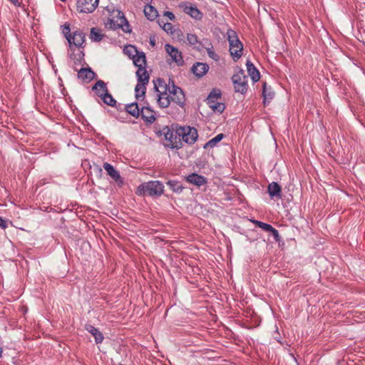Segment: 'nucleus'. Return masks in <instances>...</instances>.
Instances as JSON below:
<instances>
[{
	"label": "nucleus",
	"mask_w": 365,
	"mask_h": 365,
	"mask_svg": "<svg viewBox=\"0 0 365 365\" xmlns=\"http://www.w3.org/2000/svg\"><path fill=\"white\" fill-rule=\"evenodd\" d=\"M227 38L229 42V51L234 61H237L242 56L243 45L240 41L237 33L232 29L227 31Z\"/></svg>",
	"instance_id": "f257e3e1"
},
{
	"label": "nucleus",
	"mask_w": 365,
	"mask_h": 365,
	"mask_svg": "<svg viewBox=\"0 0 365 365\" xmlns=\"http://www.w3.org/2000/svg\"><path fill=\"white\" fill-rule=\"evenodd\" d=\"M154 87L157 93L156 97L159 106L160 108H168L170 105L169 87H171V85H168L163 80L158 78L154 81Z\"/></svg>",
	"instance_id": "f03ea898"
},
{
	"label": "nucleus",
	"mask_w": 365,
	"mask_h": 365,
	"mask_svg": "<svg viewBox=\"0 0 365 365\" xmlns=\"http://www.w3.org/2000/svg\"><path fill=\"white\" fill-rule=\"evenodd\" d=\"M164 191V185L160 181H149L140 185L136 190L138 195L160 196Z\"/></svg>",
	"instance_id": "7ed1b4c3"
},
{
	"label": "nucleus",
	"mask_w": 365,
	"mask_h": 365,
	"mask_svg": "<svg viewBox=\"0 0 365 365\" xmlns=\"http://www.w3.org/2000/svg\"><path fill=\"white\" fill-rule=\"evenodd\" d=\"M133 61L135 66L138 67L136 71L138 78L142 81H149V74L145 68L146 58L145 53L140 51L136 56L133 57Z\"/></svg>",
	"instance_id": "20e7f679"
},
{
	"label": "nucleus",
	"mask_w": 365,
	"mask_h": 365,
	"mask_svg": "<svg viewBox=\"0 0 365 365\" xmlns=\"http://www.w3.org/2000/svg\"><path fill=\"white\" fill-rule=\"evenodd\" d=\"M69 26H65L63 29V34L69 43V46L71 47L72 46H74L77 48L81 47L85 41L84 34L78 30L73 31L72 34H69Z\"/></svg>",
	"instance_id": "39448f33"
},
{
	"label": "nucleus",
	"mask_w": 365,
	"mask_h": 365,
	"mask_svg": "<svg viewBox=\"0 0 365 365\" xmlns=\"http://www.w3.org/2000/svg\"><path fill=\"white\" fill-rule=\"evenodd\" d=\"M232 80L236 93L244 94L247 92L248 88L247 78L244 74L243 71H240L234 74Z\"/></svg>",
	"instance_id": "423d86ee"
},
{
	"label": "nucleus",
	"mask_w": 365,
	"mask_h": 365,
	"mask_svg": "<svg viewBox=\"0 0 365 365\" xmlns=\"http://www.w3.org/2000/svg\"><path fill=\"white\" fill-rule=\"evenodd\" d=\"M116 13V20L114 18L109 19L106 26L113 30L121 28L125 32L129 31L128 29L129 25L123 13L120 11H117Z\"/></svg>",
	"instance_id": "0eeeda50"
},
{
	"label": "nucleus",
	"mask_w": 365,
	"mask_h": 365,
	"mask_svg": "<svg viewBox=\"0 0 365 365\" xmlns=\"http://www.w3.org/2000/svg\"><path fill=\"white\" fill-rule=\"evenodd\" d=\"M99 0H78L77 10L80 13H92L98 5Z\"/></svg>",
	"instance_id": "6e6552de"
},
{
	"label": "nucleus",
	"mask_w": 365,
	"mask_h": 365,
	"mask_svg": "<svg viewBox=\"0 0 365 365\" xmlns=\"http://www.w3.org/2000/svg\"><path fill=\"white\" fill-rule=\"evenodd\" d=\"M170 101H173L176 104L182 106L185 102V95L182 89L173 84L172 82L171 87H169Z\"/></svg>",
	"instance_id": "1a4fd4ad"
},
{
	"label": "nucleus",
	"mask_w": 365,
	"mask_h": 365,
	"mask_svg": "<svg viewBox=\"0 0 365 365\" xmlns=\"http://www.w3.org/2000/svg\"><path fill=\"white\" fill-rule=\"evenodd\" d=\"M165 49L172 61L178 66H182L184 63L181 52L175 47L167 43L165 45Z\"/></svg>",
	"instance_id": "9d476101"
},
{
	"label": "nucleus",
	"mask_w": 365,
	"mask_h": 365,
	"mask_svg": "<svg viewBox=\"0 0 365 365\" xmlns=\"http://www.w3.org/2000/svg\"><path fill=\"white\" fill-rule=\"evenodd\" d=\"M182 135V140L188 144H193L197 138V130L194 128L187 127L179 133Z\"/></svg>",
	"instance_id": "9b49d317"
},
{
	"label": "nucleus",
	"mask_w": 365,
	"mask_h": 365,
	"mask_svg": "<svg viewBox=\"0 0 365 365\" xmlns=\"http://www.w3.org/2000/svg\"><path fill=\"white\" fill-rule=\"evenodd\" d=\"M140 115L142 119L150 123L155 120V113L149 106H142Z\"/></svg>",
	"instance_id": "f8f14e48"
},
{
	"label": "nucleus",
	"mask_w": 365,
	"mask_h": 365,
	"mask_svg": "<svg viewBox=\"0 0 365 365\" xmlns=\"http://www.w3.org/2000/svg\"><path fill=\"white\" fill-rule=\"evenodd\" d=\"M103 168L107 172V174L116 182H122V179L119 172L108 163H104Z\"/></svg>",
	"instance_id": "ddd939ff"
},
{
	"label": "nucleus",
	"mask_w": 365,
	"mask_h": 365,
	"mask_svg": "<svg viewBox=\"0 0 365 365\" xmlns=\"http://www.w3.org/2000/svg\"><path fill=\"white\" fill-rule=\"evenodd\" d=\"M208 69V65L203 63H196L192 67V73L198 77L203 76L207 72Z\"/></svg>",
	"instance_id": "4468645a"
},
{
	"label": "nucleus",
	"mask_w": 365,
	"mask_h": 365,
	"mask_svg": "<svg viewBox=\"0 0 365 365\" xmlns=\"http://www.w3.org/2000/svg\"><path fill=\"white\" fill-rule=\"evenodd\" d=\"M267 192L270 197L280 198L282 196V189L280 185L275 182L269 183L267 187Z\"/></svg>",
	"instance_id": "2eb2a0df"
},
{
	"label": "nucleus",
	"mask_w": 365,
	"mask_h": 365,
	"mask_svg": "<svg viewBox=\"0 0 365 365\" xmlns=\"http://www.w3.org/2000/svg\"><path fill=\"white\" fill-rule=\"evenodd\" d=\"M183 11L195 19H200L202 17V14L199 9L192 5H185L183 6Z\"/></svg>",
	"instance_id": "dca6fc26"
},
{
	"label": "nucleus",
	"mask_w": 365,
	"mask_h": 365,
	"mask_svg": "<svg viewBox=\"0 0 365 365\" xmlns=\"http://www.w3.org/2000/svg\"><path fill=\"white\" fill-rule=\"evenodd\" d=\"M187 180L191 184L200 186L206 183L205 177L196 173H192L187 177Z\"/></svg>",
	"instance_id": "f3484780"
},
{
	"label": "nucleus",
	"mask_w": 365,
	"mask_h": 365,
	"mask_svg": "<svg viewBox=\"0 0 365 365\" xmlns=\"http://www.w3.org/2000/svg\"><path fill=\"white\" fill-rule=\"evenodd\" d=\"M247 69L249 75L254 82H257L259 80L260 76L258 70L255 68L254 64L250 61H247Z\"/></svg>",
	"instance_id": "a211bd4d"
},
{
	"label": "nucleus",
	"mask_w": 365,
	"mask_h": 365,
	"mask_svg": "<svg viewBox=\"0 0 365 365\" xmlns=\"http://www.w3.org/2000/svg\"><path fill=\"white\" fill-rule=\"evenodd\" d=\"M148 81H142L138 78V84L135 86V97L138 100L140 98L144 97L145 93V85L148 84Z\"/></svg>",
	"instance_id": "6ab92c4d"
},
{
	"label": "nucleus",
	"mask_w": 365,
	"mask_h": 365,
	"mask_svg": "<svg viewBox=\"0 0 365 365\" xmlns=\"http://www.w3.org/2000/svg\"><path fill=\"white\" fill-rule=\"evenodd\" d=\"M86 329L93 336L97 344L103 341L104 337L98 329L89 324L86 326Z\"/></svg>",
	"instance_id": "aec40b11"
},
{
	"label": "nucleus",
	"mask_w": 365,
	"mask_h": 365,
	"mask_svg": "<svg viewBox=\"0 0 365 365\" xmlns=\"http://www.w3.org/2000/svg\"><path fill=\"white\" fill-rule=\"evenodd\" d=\"M94 76L95 73L91 68H81L78 73V78L82 81H91Z\"/></svg>",
	"instance_id": "412c9836"
},
{
	"label": "nucleus",
	"mask_w": 365,
	"mask_h": 365,
	"mask_svg": "<svg viewBox=\"0 0 365 365\" xmlns=\"http://www.w3.org/2000/svg\"><path fill=\"white\" fill-rule=\"evenodd\" d=\"M207 103L214 112L222 113L225 108V104L217 100H207Z\"/></svg>",
	"instance_id": "4be33fe9"
},
{
	"label": "nucleus",
	"mask_w": 365,
	"mask_h": 365,
	"mask_svg": "<svg viewBox=\"0 0 365 365\" xmlns=\"http://www.w3.org/2000/svg\"><path fill=\"white\" fill-rule=\"evenodd\" d=\"M93 90L96 91V94L101 98L108 93L106 83L103 81H98L93 87Z\"/></svg>",
	"instance_id": "5701e85b"
},
{
	"label": "nucleus",
	"mask_w": 365,
	"mask_h": 365,
	"mask_svg": "<svg viewBox=\"0 0 365 365\" xmlns=\"http://www.w3.org/2000/svg\"><path fill=\"white\" fill-rule=\"evenodd\" d=\"M144 14L149 20H154L158 16V11L151 5H146L144 8Z\"/></svg>",
	"instance_id": "b1692460"
},
{
	"label": "nucleus",
	"mask_w": 365,
	"mask_h": 365,
	"mask_svg": "<svg viewBox=\"0 0 365 365\" xmlns=\"http://www.w3.org/2000/svg\"><path fill=\"white\" fill-rule=\"evenodd\" d=\"M126 111L134 117L140 116V110L138 103H133L127 105L125 107Z\"/></svg>",
	"instance_id": "393cba45"
},
{
	"label": "nucleus",
	"mask_w": 365,
	"mask_h": 365,
	"mask_svg": "<svg viewBox=\"0 0 365 365\" xmlns=\"http://www.w3.org/2000/svg\"><path fill=\"white\" fill-rule=\"evenodd\" d=\"M123 51L132 59L133 58V57L136 56L140 52L134 46L132 45L125 46Z\"/></svg>",
	"instance_id": "a878e982"
},
{
	"label": "nucleus",
	"mask_w": 365,
	"mask_h": 365,
	"mask_svg": "<svg viewBox=\"0 0 365 365\" xmlns=\"http://www.w3.org/2000/svg\"><path fill=\"white\" fill-rule=\"evenodd\" d=\"M224 135L222 133H220L217 135L215 138H212L204 145L205 148H213L216 145L217 143H219L222 138Z\"/></svg>",
	"instance_id": "bb28decb"
},
{
	"label": "nucleus",
	"mask_w": 365,
	"mask_h": 365,
	"mask_svg": "<svg viewBox=\"0 0 365 365\" xmlns=\"http://www.w3.org/2000/svg\"><path fill=\"white\" fill-rule=\"evenodd\" d=\"M90 38L93 41H100L103 38L101 31L96 28H92L91 30Z\"/></svg>",
	"instance_id": "cd10ccee"
},
{
	"label": "nucleus",
	"mask_w": 365,
	"mask_h": 365,
	"mask_svg": "<svg viewBox=\"0 0 365 365\" xmlns=\"http://www.w3.org/2000/svg\"><path fill=\"white\" fill-rule=\"evenodd\" d=\"M274 95V93L271 91V89L269 88V90L268 91L266 83H264L263 96H264V103L266 101L269 102L273 98Z\"/></svg>",
	"instance_id": "c85d7f7f"
},
{
	"label": "nucleus",
	"mask_w": 365,
	"mask_h": 365,
	"mask_svg": "<svg viewBox=\"0 0 365 365\" xmlns=\"http://www.w3.org/2000/svg\"><path fill=\"white\" fill-rule=\"evenodd\" d=\"M101 98L103 100V101L106 104L110 106H113L116 103L115 100L113 98V96L108 92L107 93H106L105 95H103Z\"/></svg>",
	"instance_id": "c756f323"
},
{
	"label": "nucleus",
	"mask_w": 365,
	"mask_h": 365,
	"mask_svg": "<svg viewBox=\"0 0 365 365\" xmlns=\"http://www.w3.org/2000/svg\"><path fill=\"white\" fill-rule=\"evenodd\" d=\"M221 98V92L219 89H213L209 94L207 100H218Z\"/></svg>",
	"instance_id": "7c9ffc66"
},
{
	"label": "nucleus",
	"mask_w": 365,
	"mask_h": 365,
	"mask_svg": "<svg viewBox=\"0 0 365 365\" xmlns=\"http://www.w3.org/2000/svg\"><path fill=\"white\" fill-rule=\"evenodd\" d=\"M159 24L162 26L163 29L167 33H173V25L170 23H164L161 20L158 21Z\"/></svg>",
	"instance_id": "2f4dec72"
},
{
	"label": "nucleus",
	"mask_w": 365,
	"mask_h": 365,
	"mask_svg": "<svg viewBox=\"0 0 365 365\" xmlns=\"http://www.w3.org/2000/svg\"><path fill=\"white\" fill-rule=\"evenodd\" d=\"M255 223L257 225V227L262 228V230L267 231V232H270L271 230L272 229V226L269 225V224H267V223H264V222H260V221H255Z\"/></svg>",
	"instance_id": "473e14b6"
},
{
	"label": "nucleus",
	"mask_w": 365,
	"mask_h": 365,
	"mask_svg": "<svg viewBox=\"0 0 365 365\" xmlns=\"http://www.w3.org/2000/svg\"><path fill=\"white\" fill-rule=\"evenodd\" d=\"M187 40L190 45H195L197 43V36L192 34H188Z\"/></svg>",
	"instance_id": "72a5a7b5"
},
{
	"label": "nucleus",
	"mask_w": 365,
	"mask_h": 365,
	"mask_svg": "<svg viewBox=\"0 0 365 365\" xmlns=\"http://www.w3.org/2000/svg\"><path fill=\"white\" fill-rule=\"evenodd\" d=\"M270 232H272L273 237H274V239L276 240H279V232L278 231L274 229V227H272V229L271 230Z\"/></svg>",
	"instance_id": "f704fd0d"
},
{
	"label": "nucleus",
	"mask_w": 365,
	"mask_h": 365,
	"mask_svg": "<svg viewBox=\"0 0 365 365\" xmlns=\"http://www.w3.org/2000/svg\"><path fill=\"white\" fill-rule=\"evenodd\" d=\"M164 16H167L170 20H173L175 19V15L170 11H165L164 13Z\"/></svg>",
	"instance_id": "c9c22d12"
},
{
	"label": "nucleus",
	"mask_w": 365,
	"mask_h": 365,
	"mask_svg": "<svg viewBox=\"0 0 365 365\" xmlns=\"http://www.w3.org/2000/svg\"><path fill=\"white\" fill-rule=\"evenodd\" d=\"M0 227L3 229L7 227V222L1 217H0Z\"/></svg>",
	"instance_id": "e433bc0d"
},
{
	"label": "nucleus",
	"mask_w": 365,
	"mask_h": 365,
	"mask_svg": "<svg viewBox=\"0 0 365 365\" xmlns=\"http://www.w3.org/2000/svg\"><path fill=\"white\" fill-rule=\"evenodd\" d=\"M3 349L0 347V359L2 357Z\"/></svg>",
	"instance_id": "4c0bfd02"
},
{
	"label": "nucleus",
	"mask_w": 365,
	"mask_h": 365,
	"mask_svg": "<svg viewBox=\"0 0 365 365\" xmlns=\"http://www.w3.org/2000/svg\"><path fill=\"white\" fill-rule=\"evenodd\" d=\"M168 185H170V186H172V185H173V182L169 181V182H168Z\"/></svg>",
	"instance_id": "58836bf2"
},
{
	"label": "nucleus",
	"mask_w": 365,
	"mask_h": 365,
	"mask_svg": "<svg viewBox=\"0 0 365 365\" xmlns=\"http://www.w3.org/2000/svg\"><path fill=\"white\" fill-rule=\"evenodd\" d=\"M152 45H155V42L153 41H150Z\"/></svg>",
	"instance_id": "ea45409f"
}]
</instances>
